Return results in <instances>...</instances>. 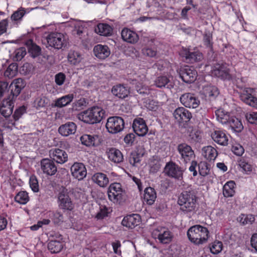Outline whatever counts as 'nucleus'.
Wrapping results in <instances>:
<instances>
[{
  "label": "nucleus",
  "mask_w": 257,
  "mask_h": 257,
  "mask_svg": "<svg viewBox=\"0 0 257 257\" xmlns=\"http://www.w3.org/2000/svg\"><path fill=\"white\" fill-rule=\"evenodd\" d=\"M25 86L24 81L22 78L16 79L11 84L10 88L12 89L13 96L4 98L0 106V112L5 117H8L12 114L14 106V99L20 94Z\"/></svg>",
  "instance_id": "f257e3e1"
},
{
  "label": "nucleus",
  "mask_w": 257,
  "mask_h": 257,
  "mask_svg": "<svg viewBox=\"0 0 257 257\" xmlns=\"http://www.w3.org/2000/svg\"><path fill=\"white\" fill-rule=\"evenodd\" d=\"M178 203L183 213L191 218L197 210V197L193 190L183 191L178 198Z\"/></svg>",
  "instance_id": "f03ea898"
},
{
  "label": "nucleus",
  "mask_w": 257,
  "mask_h": 257,
  "mask_svg": "<svg viewBox=\"0 0 257 257\" xmlns=\"http://www.w3.org/2000/svg\"><path fill=\"white\" fill-rule=\"evenodd\" d=\"M209 231L205 227L195 225L189 228L187 236L189 240L196 245L202 244L207 241Z\"/></svg>",
  "instance_id": "7ed1b4c3"
},
{
  "label": "nucleus",
  "mask_w": 257,
  "mask_h": 257,
  "mask_svg": "<svg viewBox=\"0 0 257 257\" xmlns=\"http://www.w3.org/2000/svg\"><path fill=\"white\" fill-rule=\"evenodd\" d=\"M104 114V111L101 108L93 106L80 113L78 118L85 123L94 124L99 122Z\"/></svg>",
  "instance_id": "20e7f679"
},
{
  "label": "nucleus",
  "mask_w": 257,
  "mask_h": 257,
  "mask_svg": "<svg viewBox=\"0 0 257 257\" xmlns=\"http://www.w3.org/2000/svg\"><path fill=\"white\" fill-rule=\"evenodd\" d=\"M152 236L156 240H158L159 242L163 244H167L172 241L173 233L168 228L159 226L153 230Z\"/></svg>",
  "instance_id": "39448f33"
},
{
  "label": "nucleus",
  "mask_w": 257,
  "mask_h": 257,
  "mask_svg": "<svg viewBox=\"0 0 257 257\" xmlns=\"http://www.w3.org/2000/svg\"><path fill=\"white\" fill-rule=\"evenodd\" d=\"M164 171L167 176L181 180L183 179L184 170L175 162L170 161L166 163Z\"/></svg>",
  "instance_id": "423d86ee"
},
{
  "label": "nucleus",
  "mask_w": 257,
  "mask_h": 257,
  "mask_svg": "<svg viewBox=\"0 0 257 257\" xmlns=\"http://www.w3.org/2000/svg\"><path fill=\"white\" fill-rule=\"evenodd\" d=\"M108 199L114 203H119L122 200L123 191L118 183L111 184L107 191Z\"/></svg>",
  "instance_id": "0eeeda50"
},
{
  "label": "nucleus",
  "mask_w": 257,
  "mask_h": 257,
  "mask_svg": "<svg viewBox=\"0 0 257 257\" xmlns=\"http://www.w3.org/2000/svg\"><path fill=\"white\" fill-rule=\"evenodd\" d=\"M123 119L119 116L109 117L107 120L106 127L108 132L111 134H116L121 132L124 128Z\"/></svg>",
  "instance_id": "6e6552de"
},
{
  "label": "nucleus",
  "mask_w": 257,
  "mask_h": 257,
  "mask_svg": "<svg viewBox=\"0 0 257 257\" xmlns=\"http://www.w3.org/2000/svg\"><path fill=\"white\" fill-rule=\"evenodd\" d=\"M47 42L49 46L55 49H61L65 45L64 36L60 33H51L47 37Z\"/></svg>",
  "instance_id": "1a4fd4ad"
},
{
  "label": "nucleus",
  "mask_w": 257,
  "mask_h": 257,
  "mask_svg": "<svg viewBox=\"0 0 257 257\" xmlns=\"http://www.w3.org/2000/svg\"><path fill=\"white\" fill-rule=\"evenodd\" d=\"M179 75L184 82L192 83L196 80L197 72L193 67L185 66L180 69Z\"/></svg>",
  "instance_id": "9d476101"
},
{
  "label": "nucleus",
  "mask_w": 257,
  "mask_h": 257,
  "mask_svg": "<svg viewBox=\"0 0 257 257\" xmlns=\"http://www.w3.org/2000/svg\"><path fill=\"white\" fill-rule=\"evenodd\" d=\"M59 207L64 210H72L74 205L67 190H63L58 194Z\"/></svg>",
  "instance_id": "9b49d317"
},
{
  "label": "nucleus",
  "mask_w": 257,
  "mask_h": 257,
  "mask_svg": "<svg viewBox=\"0 0 257 257\" xmlns=\"http://www.w3.org/2000/svg\"><path fill=\"white\" fill-rule=\"evenodd\" d=\"M40 167L41 171L47 176L54 175L57 171V168L51 159H42L40 162Z\"/></svg>",
  "instance_id": "f8f14e48"
},
{
  "label": "nucleus",
  "mask_w": 257,
  "mask_h": 257,
  "mask_svg": "<svg viewBox=\"0 0 257 257\" xmlns=\"http://www.w3.org/2000/svg\"><path fill=\"white\" fill-rule=\"evenodd\" d=\"M80 140L82 145L89 148L97 147L101 143V138L97 135L84 134L80 137Z\"/></svg>",
  "instance_id": "ddd939ff"
},
{
  "label": "nucleus",
  "mask_w": 257,
  "mask_h": 257,
  "mask_svg": "<svg viewBox=\"0 0 257 257\" xmlns=\"http://www.w3.org/2000/svg\"><path fill=\"white\" fill-rule=\"evenodd\" d=\"M177 151L181 155V159L185 163L190 161L195 157L194 151L189 145L186 143L179 144L177 146Z\"/></svg>",
  "instance_id": "4468645a"
},
{
  "label": "nucleus",
  "mask_w": 257,
  "mask_h": 257,
  "mask_svg": "<svg viewBox=\"0 0 257 257\" xmlns=\"http://www.w3.org/2000/svg\"><path fill=\"white\" fill-rule=\"evenodd\" d=\"M212 74L216 77L223 80H230L232 79L231 75L229 73V69L226 64H217L212 70Z\"/></svg>",
  "instance_id": "2eb2a0df"
},
{
  "label": "nucleus",
  "mask_w": 257,
  "mask_h": 257,
  "mask_svg": "<svg viewBox=\"0 0 257 257\" xmlns=\"http://www.w3.org/2000/svg\"><path fill=\"white\" fill-rule=\"evenodd\" d=\"M181 103L185 107L195 108L200 104V101L195 96L194 94L191 93H186L182 94L180 97Z\"/></svg>",
  "instance_id": "dca6fc26"
},
{
  "label": "nucleus",
  "mask_w": 257,
  "mask_h": 257,
  "mask_svg": "<svg viewBox=\"0 0 257 257\" xmlns=\"http://www.w3.org/2000/svg\"><path fill=\"white\" fill-rule=\"evenodd\" d=\"M50 158L58 164H64L68 160V154L63 150L58 148L52 149L49 151Z\"/></svg>",
  "instance_id": "f3484780"
},
{
  "label": "nucleus",
  "mask_w": 257,
  "mask_h": 257,
  "mask_svg": "<svg viewBox=\"0 0 257 257\" xmlns=\"http://www.w3.org/2000/svg\"><path fill=\"white\" fill-rule=\"evenodd\" d=\"M70 170L72 175L78 180H83L87 174L85 166L81 163H74L71 166Z\"/></svg>",
  "instance_id": "a211bd4d"
},
{
  "label": "nucleus",
  "mask_w": 257,
  "mask_h": 257,
  "mask_svg": "<svg viewBox=\"0 0 257 257\" xmlns=\"http://www.w3.org/2000/svg\"><path fill=\"white\" fill-rule=\"evenodd\" d=\"M132 127L134 132L139 136H145L148 131L145 121L142 118H137L134 120Z\"/></svg>",
  "instance_id": "6ab92c4d"
},
{
  "label": "nucleus",
  "mask_w": 257,
  "mask_h": 257,
  "mask_svg": "<svg viewBox=\"0 0 257 257\" xmlns=\"http://www.w3.org/2000/svg\"><path fill=\"white\" fill-rule=\"evenodd\" d=\"M173 116L179 122H187L192 118L191 113L183 107H179L174 112Z\"/></svg>",
  "instance_id": "aec40b11"
},
{
  "label": "nucleus",
  "mask_w": 257,
  "mask_h": 257,
  "mask_svg": "<svg viewBox=\"0 0 257 257\" xmlns=\"http://www.w3.org/2000/svg\"><path fill=\"white\" fill-rule=\"evenodd\" d=\"M181 55L185 58V61L188 63H193L199 62L203 59L202 54L198 51L190 52L187 49H184Z\"/></svg>",
  "instance_id": "412c9836"
},
{
  "label": "nucleus",
  "mask_w": 257,
  "mask_h": 257,
  "mask_svg": "<svg viewBox=\"0 0 257 257\" xmlns=\"http://www.w3.org/2000/svg\"><path fill=\"white\" fill-rule=\"evenodd\" d=\"M141 221V216L137 214H132L125 216L122 220L123 226L129 228H134L138 225Z\"/></svg>",
  "instance_id": "4be33fe9"
},
{
  "label": "nucleus",
  "mask_w": 257,
  "mask_h": 257,
  "mask_svg": "<svg viewBox=\"0 0 257 257\" xmlns=\"http://www.w3.org/2000/svg\"><path fill=\"white\" fill-rule=\"evenodd\" d=\"M93 53L96 57L104 60L110 54V50L107 45L97 44L93 48Z\"/></svg>",
  "instance_id": "5701e85b"
},
{
  "label": "nucleus",
  "mask_w": 257,
  "mask_h": 257,
  "mask_svg": "<svg viewBox=\"0 0 257 257\" xmlns=\"http://www.w3.org/2000/svg\"><path fill=\"white\" fill-rule=\"evenodd\" d=\"M76 128L77 126L74 122L69 121L61 125L58 128V132L62 136L68 137L74 134Z\"/></svg>",
  "instance_id": "b1692460"
},
{
  "label": "nucleus",
  "mask_w": 257,
  "mask_h": 257,
  "mask_svg": "<svg viewBox=\"0 0 257 257\" xmlns=\"http://www.w3.org/2000/svg\"><path fill=\"white\" fill-rule=\"evenodd\" d=\"M112 93L120 99H124L130 94V90L127 87L123 84H117L113 86L111 89Z\"/></svg>",
  "instance_id": "393cba45"
},
{
  "label": "nucleus",
  "mask_w": 257,
  "mask_h": 257,
  "mask_svg": "<svg viewBox=\"0 0 257 257\" xmlns=\"http://www.w3.org/2000/svg\"><path fill=\"white\" fill-rule=\"evenodd\" d=\"M146 153L145 149L142 147H139L136 150L132 152L130 156V163L133 166H135L137 163H140L141 158L144 157Z\"/></svg>",
  "instance_id": "a878e982"
},
{
  "label": "nucleus",
  "mask_w": 257,
  "mask_h": 257,
  "mask_svg": "<svg viewBox=\"0 0 257 257\" xmlns=\"http://www.w3.org/2000/svg\"><path fill=\"white\" fill-rule=\"evenodd\" d=\"M202 93L210 100H214L218 96L219 91L218 88L215 86L207 85L203 86Z\"/></svg>",
  "instance_id": "bb28decb"
},
{
  "label": "nucleus",
  "mask_w": 257,
  "mask_h": 257,
  "mask_svg": "<svg viewBox=\"0 0 257 257\" xmlns=\"http://www.w3.org/2000/svg\"><path fill=\"white\" fill-rule=\"evenodd\" d=\"M121 35L123 41L130 43H136L139 40L138 34L127 28L123 29Z\"/></svg>",
  "instance_id": "cd10ccee"
},
{
  "label": "nucleus",
  "mask_w": 257,
  "mask_h": 257,
  "mask_svg": "<svg viewBox=\"0 0 257 257\" xmlns=\"http://www.w3.org/2000/svg\"><path fill=\"white\" fill-rule=\"evenodd\" d=\"M203 156L208 161H214L218 155V152L215 148L207 146L204 147L202 149Z\"/></svg>",
  "instance_id": "c85d7f7f"
},
{
  "label": "nucleus",
  "mask_w": 257,
  "mask_h": 257,
  "mask_svg": "<svg viewBox=\"0 0 257 257\" xmlns=\"http://www.w3.org/2000/svg\"><path fill=\"white\" fill-rule=\"evenodd\" d=\"M211 137L215 142L220 145L226 146L228 144V138L221 131H215L212 134Z\"/></svg>",
  "instance_id": "c756f323"
},
{
  "label": "nucleus",
  "mask_w": 257,
  "mask_h": 257,
  "mask_svg": "<svg viewBox=\"0 0 257 257\" xmlns=\"http://www.w3.org/2000/svg\"><path fill=\"white\" fill-rule=\"evenodd\" d=\"M106 154L108 159L114 163H119L123 161V158L121 152L115 148H110L106 152Z\"/></svg>",
  "instance_id": "7c9ffc66"
},
{
  "label": "nucleus",
  "mask_w": 257,
  "mask_h": 257,
  "mask_svg": "<svg viewBox=\"0 0 257 257\" xmlns=\"http://www.w3.org/2000/svg\"><path fill=\"white\" fill-rule=\"evenodd\" d=\"M96 33L104 36H109L112 33V28L108 24L99 23L95 28Z\"/></svg>",
  "instance_id": "2f4dec72"
},
{
  "label": "nucleus",
  "mask_w": 257,
  "mask_h": 257,
  "mask_svg": "<svg viewBox=\"0 0 257 257\" xmlns=\"http://www.w3.org/2000/svg\"><path fill=\"white\" fill-rule=\"evenodd\" d=\"M26 45L28 47V53L33 58H36L41 54V48L34 43L32 40L27 41Z\"/></svg>",
  "instance_id": "473e14b6"
},
{
  "label": "nucleus",
  "mask_w": 257,
  "mask_h": 257,
  "mask_svg": "<svg viewBox=\"0 0 257 257\" xmlns=\"http://www.w3.org/2000/svg\"><path fill=\"white\" fill-rule=\"evenodd\" d=\"M226 125L233 132L240 133L243 128V125L241 121L235 116H231V118Z\"/></svg>",
  "instance_id": "72a5a7b5"
},
{
  "label": "nucleus",
  "mask_w": 257,
  "mask_h": 257,
  "mask_svg": "<svg viewBox=\"0 0 257 257\" xmlns=\"http://www.w3.org/2000/svg\"><path fill=\"white\" fill-rule=\"evenodd\" d=\"M240 99L246 104L257 108V98L252 96L247 91H244L240 95Z\"/></svg>",
  "instance_id": "f704fd0d"
},
{
  "label": "nucleus",
  "mask_w": 257,
  "mask_h": 257,
  "mask_svg": "<svg viewBox=\"0 0 257 257\" xmlns=\"http://www.w3.org/2000/svg\"><path fill=\"white\" fill-rule=\"evenodd\" d=\"M92 181L100 187H105L109 182L107 176L102 173H97L92 177Z\"/></svg>",
  "instance_id": "c9c22d12"
},
{
  "label": "nucleus",
  "mask_w": 257,
  "mask_h": 257,
  "mask_svg": "<svg viewBox=\"0 0 257 257\" xmlns=\"http://www.w3.org/2000/svg\"><path fill=\"white\" fill-rule=\"evenodd\" d=\"M144 199L149 205H152L155 202L157 195L155 189L151 187H147L145 190Z\"/></svg>",
  "instance_id": "e433bc0d"
},
{
  "label": "nucleus",
  "mask_w": 257,
  "mask_h": 257,
  "mask_svg": "<svg viewBox=\"0 0 257 257\" xmlns=\"http://www.w3.org/2000/svg\"><path fill=\"white\" fill-rule=\"evenodd\" d=\"M155 83L156 86L159 88L166 87L167 88L171 89L173 87V85L166 76H158L156 79Z\"/></svg>",
  "instance_id": "4c0bfd02"
},
{
  "label": "nucleus",
  "mask_w": 257,
  "mask_h": 257,
  "mask_svg": "<svg viewBox=\"0 0 257 257\" xmlns=\"http://www.w3.org/2000/svg\"><path fill=\"white\" fill-rule=\"evenodd\" d=\"M68 62L72 65H77L83 59L82 55L80 53L70 50L67 56Z\"/></svg>",
  "instance_id": "58836bf2"
},
{
  "label": "nucleus",
  "mask_w": 257,
  "mask_h": 257,
  "mask_svg": "<svg viewBox=\"0 0 257 257\" xmlns=\"http://www.w3.org/2000/svg\"><path fill=\"white\" fill-rule=\"evenodd\" d=\"M63 247V244L60 240H51L48 243V248L53 253L60 252Z\"/></svg>",
  "instance_id": "ea45409f"
},
{
  "label": "nucleus",
  "mask_w": 257,
  "mask_h": 257,
  "mask_svg": "<svg viewBox=\"0 0 257 257\" xmlns=\"http://www.w3.org/2000/svg\"><path fill=\"white\" fill-rule=\"evenodd\" d=\"M73 99V94H68L58 98L55 101L54 106L63 107L69 104Z\"/></svg>",
  "instance_id": "a19ab883"
},
{
  "label": "nucleus",
  "mask_w": 257,
  "mask_h": 257,
  "mask_svg": "<svg viewBox=\"0 0 257 257\" xmlns=\"http://www.w3.org/2000/svg\"><path fill=\"white\" fill-rule=\"evenodd\" d=\"M215 115L217 120L222 124H226L231 116L228 112L222 109H218L215 111Z\"/></svg>",
  "instance_id": "79ce46f5"
},
{
  "label": "nucleus",
  "mask_w": 257,
  "mask_h": 257,
  "mask_svg": "<svg viewBox=\"0 0 257 257\" xmlns=\"http://www.w3.org/2000/svg\"><path fill=\"white\" fill-rule=\"evenodd\" d=\"M235 184L234 181L227 182L223 187V194L224 197H232L234 194V186Z\"/></svg>",
  "instance_id": "37998d69"
},
{
  "label": "nucleus",
  "mask_w": 257,
  "mask_h": 257,
  "mask_svg": "<svg viewBox=\"0 0 257 257\" xmlns=\"http://www.w3.org/2000/svg\"><path fill=\"white\" fill-rule=\"evenodd\" d=\"M135 85L136 91L140 94L145 95L149 93V89L147 86L142 82H139L137 80H133L132 82Z\"/></svg>",
  "instance_id": "c03bdc74"
},
{
  "label": "nucleus",
  "mask_w": 257,
  "mask_h": 257,
  "mask_svg": "<svg viewBox=\"0 0 257 257\" xmlns=\"http://www.w3.org/2000/svg\"><path fill=\"white\" fill-rule=\"evenodd\" d=\"M15 200L20 204H25L29 200L28 193L26 191L19 192L15 196Z\"/></svg>",
  "instance_id": "a18cd8bd"
},
{
  "label": "nucleus",
  "mask_w": 257,
  "mask_h": 257,
  "mask_svg": "<svg viewBox=\"0 0 257 257\" xmlns=\"http://www.w3.org/2000/svg\"><path fill=\"white\" fill-rule=\"evenodd\" d=\"M238 164L242 171L246 174H249L252 170V165L244 158H241L238 161Z\"/></svg>",
  "instance_id": "49530a36"
},
{
  "label": "nucleus",
  "mask_w": 257,
  "mask_h": 257,
  "mask_svg": "<svg viewBox=\"0 0 257 257\" xmlns=\"http://www.w3.org/2000/svg\"><path fill=\"white\" fill-rule=\"evenodd\" d=\"M18 72V65L16 63H12L7 68L5 71L4 75L9 78L14 77Z\"/></svg>",
  "instance_id": "de8ad7c7"
},
{
  "label": "nucleus",
  "mask_w": 257,
  "mask_h": 257,
  "mask_svg": "<svg viewBox=\"0 0 257 257\" xmlns=\"http://www.w3.org/2000/svg\"><path fill=\"white\" fill-rule=\"evenodd\" d=\"M203 43L206 48L212 52L213 51L212 35L210 32H206L203 35Z\"/></svg>",
  "instance_id": "09e8293b"
},
{
  "label": "nucleus",
  "mask_w": 257,
  "mask_h": 257,
  "mask_svg": "<svg viewBox=\"0 0 257 257\" xmlns=\"http://www.w3.org/2000/svg\"><path fill=\"white\" fill-rule=\"evenodd\" d=\"M254 220V216L251 214H241L237 218V220L242 225L251 224Z\"/></svg>",
  "instance_id": "8fccbe9b"
},
{
  "label": "nucleus",
  "mask_w": 257,
  "mask_h": 257,
  "mask_svg": "<svg viewBox=\"0 0 257 257\" xmlns=\"http://www.w3.org/2000/svg\"><path fill=\"white\" fill-rule=\"evenodd\" d=\"M26 14L25 8H20L15 11L11 16V19L13 21L19 22L21 21L22 18Z\"/></svg>",
  "instance_id": "3c124183"
},
{
  "label": "nucleus",
  "mask_w": 257,
  "mask_h": 257,
  "mask_svg": "<svg viewBox=\"0 0 257 257\" xmlns=\"http://www.w3.org/2000/svg\"><path fill=\"white\" fill-rule=\"evenodd\" d=\"M109 214L108 208L105 205H100L99 211L96 214L95 218L97 220H102L108 216Z\"/></svg>",
  "instance_id": "603ef678"
},
{
  "label": "nucleus",
  "mask_w": 257,
  "mask_h": 257,
  "mask_svg": "<svg viewBox=\"0 0 257 257\" xmlns=\"http://www.w3.org/2000/svg\"><path fill=\"white\" fill-rule=\"evenodd\" d=\"M14 60L19 61L21 60L26 55V49L25 47H21L15 51Z\"/></svg>",
  "instance_id": "864d4df0"
},
{
  "label": "nucleus",
  "mask_w": 257,
  "mask_h": 257,
  "mask_svg": "<svg viewBox=\"0 0 257 257\" xmlns=\"http://www.w3.org/2000/svg\"><path fill=\"white\" fill-rule=\"evenodd\" d=\"M222 249V243L220 241H215L213 242L210 247L212 253L216 254L220 252Z\"/></svg>",
  "instance_id": "5fc2aeb1"
},
{
  "label": "nucleus",
  "mask_w": 257,
  "mask_h": 257,
  "mask_svg": "<svg viewBox=\"0 0 257 257\" xmlns=\"http://www.w3.org/2000/svg\"><path fill=\"white\" fill-rule=\"evenodd\" d=\"M47 104L48 99L44 96L37 97L34 101V105L37 109L45 107Z\"/></svg>",
  "instance_id": "6e6d98bb"
},
{
  "label": "nucleus",
  "mask_w": 257,
  "mask_h": 257,
  "mask_svg": "<svg viewBox=\"0 0 257 257\" xmlns=\"http://www.w3.org/2000/svg\"><path fill=\"white\" fill-rule=\"evenodd\" d=\"M29 184L33 192H38L39 191L38 181L35 176L32 175L30 177Z\"/></svg>",
  "instance_id": "4d7b16f0"
},
{
  "label": "nucleus",
  "mask_w": 257,
  "mask_h": 257,
  "mask_svg": "<svg viewBox=\"0 0 257 257\" xmlns=\"http://www.w3.org/2000/svg\"><path fill=\"white\" fill-rule=\"evenodd\" d=\"M64 217L62 213L57 211L53 213L52 220L55 225H60L63 222Z\"/></svg>",
  "instance_id": "13d9d810"
},
{
  "label": "nucleus",
  "mask_w": 257,
  "mask_h": 257,
  "mask_svg": "<svg viewBox=\"0 0 257 257\" xmlns=\"http://www.w3.org/2000/svg\"><path fill=\"white\" fill-rule=\"evenodd\" d=\"M199 169V173L202 176H205L209 174L210 171L208 168L206 163L201 162L198 165Z\"/></svg>",
  "instance_id": "bf43d9fd"
},
{
  "label": "nucleus",
  "mask_w": 257,
  "mask_h": 257,
  "mask_svg": "<svg viewBox=\"0 0 257 257\" xmlns=\"http://www.w3.org/2000/svg\"><path fill=\"white\" fill-rule=\"evenodd\" d=\"M142 53L146 56L154 57L157 54V51L155 48L145 47L142 50Z\"/></svg>",
  "instance_id": "052dcab7"
},
{
  "label": "nucleus",
  "mask_w": 257,
  "mask_h": 257,
  "mask_svg": "<svg viewBox=\"0 0 257 257\" xmlns=\"http://www.w3.org/2000/svg\"><path fill=\"white\" fill-rule=\"evenodd\" d=\"M232 152L236 155L240 156L244 153V150L242 146L239 144H235L231 148Z\"/></svg>",
  "instance_id": "680f3d73"
},
{
  "label": "nucleus",
  "mask_w": 257,
  "mask_h": 257,
  "mask_svg": "<svg viewBox=\"0 0 257 257\" xmlns=\"http://www.w3.org/2000/svg\"><path fill=\"white\" fill-rule=\"evenodd\" d=\"M66 79V75L62 72H59L55 76V82L57 85L61 86Z\"/></svg>",
  "instance_id": "e2e57ef3"
},
{
  "label": "nucleus",
  "mask_w": 257,
  "mask_h": 257,
  "mask_svg": "<svg viewBox=\"0 0 257 257\" xmlns=\"http://www.w3.org/2000/svg\"><path fill=\"white\" fill-rule=\"evenodd\" d=\"M245 117L250 123L257 124V112L247 113Z\"/></svg>",
  "instance_id": "0e129e2a"
},
{
  "label": "nucleus",
  "mask_w": 257,
  "mask_h": 257,
  "mask_svg": "<svg viewBox=\"0 0 257 257\" xmlns=\"http://www.w3.org/2000/svg\"><path fill=\"white\" fill-rule=\"evenodd\" d=\"M26 107L24 106L20 107L19 108L17 109L13 114V117L15 120H18L26 112Z\"/></svg>",
  "instance_id": "69168bd1"
},
{
  "label": "nucleus",
  "mask_w": 257,
  "mask_h": 257,
  "mask_svg": "<svg viewBox=\"0 0 257 257\" xmlns=\"http://www.w3.org/2000/svg\"><path fill=\"white\" fill-rule=\"evenodd\" d=\"M112 246L113 247L114 252L117 255H121V251L120 249L121 246L120 242L118 240H116L112 242Z\"/></svg>",
  "instance_id": "338daca9"
},
{
  "label": "nucleus",
  "mask_w": 257,
  "mask_h": 257,
  "mask_svg": "<svg viewBox=\"0 0 257 257\" xmlns=\"http://www.w3.org/2000/svg\"><path fill=\"white\" fill-rule=\"evenodd\" d=\"M8 26L7 19H4L0 21V36L6 33Z\"/></svg>",
  "instance_id": "774afa93"
}]
</instances>
